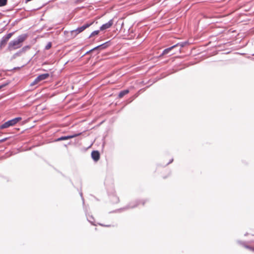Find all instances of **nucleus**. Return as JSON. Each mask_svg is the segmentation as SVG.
Returning a JSON list of instances; mask_svg holds the SVG:
<instances>
[{
	"mask_svg": "<svg viewBox=\"0 0 254 254\" xmlns=\"http://www.w3.org/2000/svg\"><path fill=\"white\" fill-rule=\"evenodd\" d=\"M27 36L25 35L19 36L16 40L10 41L8 43L7 50L12 51L18 49L21 47L23 42L26 39Z\"/></svg>",
	"mask_w": 254,
	"mask_h": 254,
	"instance_id": "obj_1",
	"label": "nucleus"
},
{
	"mask_svg": "<svg viewBox=\"0 0 254 254\" xmlns=\"http://www.w3.org/2000/svg\"><path fill=\"white\" fill-rule=\"evenodd\" d=\"M22 120L21 117H17L8 121L0 126V129L7 128L10 126H13Z\"/></svg>",
	"mask_w": 254,
	"mask_h": 254,
	"instance_id": "obj_2",
	"label": "nucleus"
},
{
	"mask_svg": "<svg viewBox=\"0 0 254 254\" xmlns=\"http://www.w3.org/2000/svg\"><path fill=\"white\" fill-rule=\"evenodd\" d=\"M93 22H91L90 23H86L85 24H84L82 26H81L80 27H78V28H77L76 29H75L74 30H72L71 31V33L72 34H75V35H77V34H78L82 32V31H83L86 28H87L89 27H90L91 25H92L93 24Z\"/></svg>",
	"mask_w": 254,
	"mask_h": 254,
	"instance_id": "obj_3",
	"label": "nucleus"
},
{
	"mask_svg": "<svg viewBox=\"0 0 254 254\" xmlns=\"http://www.w3.org/2000/svg\"><path fill=\"white\" fill-rule=\"evenodd\" d=\"M50 76L49 73H44L39 75L33 82L31 83V86L38 84L40 81L47 79Z\"/></svg>",
	"mask_w": 254,
	"mask_h": 254,
	"instance_id": "obj_4",
	"label": "nucleus"
},
{
	"mask_svg": "<svg viewBox=\"0 0 254 254\" xmlns=\"http://www.w3.org/2000/svg\"><path fill=\"white\" fill-rule=\"evenodd\" d=\"M114 21L113 19H111L108 22L102 25L100 28V29L101 31L106 30L107 29H108L110 28L113 25Z\"/></svg>",
	"mask_w": 254,
	"mask_h": 254,
	"instance_id": "obj_5",
	"label": "nucleus"
},
{
	"mask_svg": "<svg viewBox=\"0 0 254 254\" xmlns=\"http://www.w3.org/2000/svg\"><path fill=\"white\" fill-rule=\"evenodd\" d=\"M81 133H79L78 134H75L72 135H68V136H62L57 139V141H62L64 140H67L69 139H71L74 137H75L79 135H80Z\"/></svg>",
	"mask_w": 254,
	"mask_h": 254,
	"instance_id": "obj_6",
	"label": "nucleus"
},
{
	"mask_svg": "<svg viewBox=\"0 0 254 254\" xmlns=\"http://www.w3.org/2000/svg\"><path fill=\"white\" fill-rule=\"evenodd\" d=\"M100 156L98 151H93L91 153V157L95 161H98L100 159Z\"/></svg>",
	"mask_w": 254,
	"mask_h": 254,
	"instance_id": "obj_7",
	"label": "nucleus"
},
{
	"mask_svg": "<svg viewBox=\"0 0 254 254\" xmlns=\"http://www.w3.org/2000/svg\"><path fill=\"white\" fill-rule=\"evenodd\" d=\"M179 45H180V44L179 43H178L170 48H167L166 49H165L163 51V53L162 54V55H166V54H167L170 51H171L173 49H174V48L176 47H178Z\"/></svg>",
	"mask_w": 254,
	"mask_h": 254,
	"instance_id": "obj_8",
	"label": "nucleus"
},
{
	"mask_svg": "<svg viewBox=\"0 0 254 254\" xmlns=\"http://www.w3.org/2000/svg\"><path fill=\"white\" fill-rule=\"evenodd\" d=\"M128 93H129V90L128 89L122 91L121 92H120V93L119 94V98H122L125 95H127Z\"/></svg>",
	"mask_w": 254,
	"mask_h": 254,
	"instance_id": "obj_9",
	"label": "nucleus"
},
{
	"mask_svg": "<svg viewBox=\"0 0 254 254\" xmlns=\"http://www.w3.org/2000/svg\"><path fill=\"white\" fill-rule=\"evenodd\" d=\"M7 41V40H6V39L3 37L0 42V48L2 49L6 45Z\"/></svg>",
	"mask_w": 254,
	"mask_h": 254,
	"instance_id": "obj_10",
	"label": "nucleus"
},
{
	"mask_svg": "<svg viewBox=\"0 0 254 254\" xmlns=\"http://www.w3.org/2000/svg\"><path fill=\"white\" fill-rule=\"evenodd\" d=\"M7 0H0V6H3L6 4Z\"/></svg>",
	"mask_w": 254,
	"mask_h": 254,
	"instance_id": "obj_11",
	"label": "nucleus"
},
{
	"mask_svg": "<svg viewBox=\"0 0 254 254\" xmlns=\"http://www.w3.org/2000/svg\"><path fill=\"white\" fill-rule=\"evenodd\" d=\"M99 30H96V31H93V32L91 33V34H90V36H89V38H91L92 37H93L95 35H97L99 34Z\"/></svg>",
	"mask_w": 254,
	"mask_h": 254,
	"instance_id": "obj_12",
	"label": "nucleus"
},
{
	"mask_svg": "<svg viewBox=\"0 0 254 254\" xmlns=\"http://www.w3.org/2000/svg\"><path fill=\"white\" fill-rule=\"evenodd\" d=\"M12 34H13L12 33H10L7 34L5 36L3 37V38L4 39H5L6 40L8 41L9 39L11 37Z\"/></svg>",
	"mask_w": 254,
	"mask_h": 254,
	"instance_id": "obj_13",
	"label": "nucleus"
},
{
	"mask_svg": "<svg viewBox=\"0 0 254 254\" xmlns=\"http://www.w3.org/2000/svg\"><path fill=\"white\" fill-rule=\"evenodd\" d=\"M51 47H52V43L51 42H49L48 43V44L45 47V49L46 50H49L51 48Z\"/></svg>",
	"mask_w": 254,
	"mask_h": 254,
	"instance_id": "obj_14",
	"label": "nucleus"
},
{
	"mask_svg": "<svg viewBox=\"0 0 254 254\" xmlns=\"http://www.w3.org/2000/svg\"><path fill=\"white\" fill-rule=\"evenodd\" d=\"M106 47V46H104V45H100L99 46L97 47L96 48H105Z\"/></svg>",
	"mask_w": 254,
	"mask_h": 254,
	"instance_id": "obj_15",
	"label": "nucleus"
},
{
	"mask_svg": "<svg viewBox=\"0 0 254 254\" xmlns=\"http://www.w3.org/2000/svg\"><path fill=\"white\" fill-rule=\"evenodd\" d=\"M250 250L254 252V248H249Z\"/></svg>",
	"mask_w": 254,
	"mask_h": 254,
	"instance_id": "obj_16",
	"label": "nucleus"
},
{
	"mask_svg": "<svg viewBox=\"0 0 254 254\" xmlns=\"http://www.w3.org/2000/svg\"><path fill=\"white\" fill-rule=\"evenodd\" d=\"M181 45V46L182 47H183V45Z\"/></svg>",
	"mask_w": 254,
	"mask_h": 254,
	"instance_id": "obj_17",
	"label": "nucleus"
},
{
	"mask_svg": "<svg viewBox=\"0 0 254 254\" xmlns=\"http://www.w3.org/2000/svg\"><path fill=\"white\" fill-rule=\"evenodd\" d=\"M4 140H1V141H0V142H2Z\"/></svg>",
	"mask_w": 254,
	"mask_h": 254,
	"instance_id": "obj_18",
	"label": "nucleus"
},
{
	"mask_svg": "<svg viewBox=\"0 0 254 254\" xmlns=\"http://www.w3.org/2000/svg\"><path fill=\"white\" fill-rule=\"evenodd\" d=\"M1 88V86H0V89Z\"/></svg>",
	"mask_w": 254,
	"mask_h": 254,
	"instance_id": "obj_19",
	"label": "nucleus"
}]
</instances>
